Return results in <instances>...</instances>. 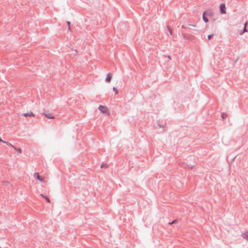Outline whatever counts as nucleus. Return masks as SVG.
Instances as JSON below:
<instances>
[{
    "label": "nucleus",
    "mask_w": 248,
    "mask_h": 248,
    "mask_svg": "<svg viewBox=\"0 0 248 248\" xmlns=\"http://www.w3.org/2000/svg\"><path fill=\"white\" fill-rule=\"evenodd\" d=\"M67 25H68V26L69 27H68V30H70V24H71L70 22L67 21Z\"/></svg>",
    "instance_id": "aec40b11"
},
{
    "label": "nucleus",
    "mask_w": 248,
    "mask_h": 248,
    "mask_svg": "<svg viewBox=\"0 0 248 248\" xmlns=\"http://www.w3.org/2000/svg\"><path fill=\"white\" fill-rule=\"evenodd\" d=\"M113 90L115 92V94H118V90L117 89V88L116 87H113Z\"/></svg>",
    "instance_id": "dca6fc26"
},
{
    "label": "nucleus",
    "mask_w": 248,
    "mask_h": 248,
    "mask_svg": "<svg viewBox=\"0 0 248 248\" xmlns=\"http://www.w3.org/2000/svg\"><path fill=\"white\" fill-rule=\"evenodd\" d=\"M206 12H204L202 14V19L205 23H207L209 21L208 18L206 17Z\"/></svg>",
    "instance_id": "39448f33"
},
{
    "label": "nucleus",
    "mask_w": 248,
    "mask_h": 248,
    "mask_svg": "<svg viewBox=\"0 0 248 248\" xmlns=\"http://www.w3.org/2000/svg\"><path fill=\"white\" fill-rule=\"evenodd\" d=\"M226 8L224 3H221L219 5V11L221 14H226Z\"/></svg>",
    "instance_id": "f03ea898"
},
{
    "label": "nucleus",
    "mask_w": 248,
    "mask_h": 248,
    "mask_svg": "<svg viewBox=\"0 0 248 248\" xmlns=\"http://www.w3.org/2000/svg\"><path fill=\"white\" fill-rule=\"evenodd\" d=\"M34 176L35 178L39 181L43 182L44 181V178L42 176H40L38 173H35Z\"/></svg>",
    "instance_id": "7ed1b4c3"
},
{
    "label": "nucleus",
    "mask_w": 248,
    "mask_h": 248,
    "mask_svg": "<svg viewBox=\"0 0 248 248\" xmlns=\"http://www.w3.org/2000/svg\"><path fill=\"white\" fill-rule=\"evenodd\" d=\"M227 116V114L226 113H222V117L224 119Z\"/></svg>",
    "instance_id": "6ab92c4d"
},
{
    "label": "nucleus",
    "mask_w": 248,
    "mask_h": 248,
    "mask_svg": "<svg viewBox=\"0 0 248 248\" xmlns=\"http://www.w3.org/2000/svg\"><path fill=\"white\" fill-rule=\"evenodd\" d=\"M112 76V75L110 73H109L107 74V76L105 79V80L107 82L109 83L111 81Z\"/></svg>",
    "instance_id": "20e7f679"
},
{
    "label": "nucleus",
    "mask_w": 248,
    "mask_h": 248,
    "mask_svg": "<svg viewBox=\"0 0 248 248\" xmlns=\"http://www.w3.org/2000/svg\"><path fill=\"white\" fill-rule=\"evenodd\" d=\"M182 35H183V37H185V38L187 37V34H186V33H182Z\"/></svg>",
    "instance_id": "b1692460"
},
{
    "label": "nucleus",
    "mask_w": 248,
    "mask_h": 248,
    "mask_svg": "<svg viewBox=\"0 0 248 248\" xmlns=\"http://www.w3.org/2000/svg\"><path fill=\"white\" fill-rule=\"evenodd\" d=\"M120 26H122V27L124 26L125 28H126V25H125V23H121V24H120Z\"/></svg>",
    "instance_id": "412c9836"
},
{
    "label": "nucleus",
    "mask_w": 248,
    "mask_h": 248,
    "mask_svg": "<svg viewBox=\"0 0 248 248\" xmlns=\"http://www.w3.org/2000/svg\"><path fill=\"white\" fill-rule=\"evenodd\" d=\"M177 222H178V220L177 219H174L172 221H171L170 222H169V225H172L173 224H175V223H177Z\"/></svg>",
    "instance_id": "f8f14e48"
},
{
    "label": "nucleus",
    "mask_w": 248,
    "mask_h": 248,
    "mask_svg": "<svg viewBox=\"0 0 248 248\" xmlns=\"http://www.w3.org/2000/svg\"><path fill=\"white\" fill-rule=\"evenodd\" d=\"M43 114L48 119H54L55 117L51 113H43Z\"/></svg>",
    "instance_id": "6e6552de"
},
{
    "label": "nucleus",
    "mask_w": 248,
    "mask_h": 248,
    "mask_svg": "<svg viewBox=\"0 0 248 248\" xmlns=\"http://www.w3.org/2000/svg\"><path fill=\"white\" fill-rule=\"evenodd\" d=\"M206 16H212L213 14H212V12L207 11H206Z\"/></svg>",
    "instance_id": "9d476101"
},
{
    "label": "nucleus",
    "mask_w": 248,
    "mask_h": 248,
    "mask_svg": "<svg viewBox=\"0 0 248 248\" xmlns=\"http://www.w3.org/2000/svg\"><path fill=\"white\" fill-rule=\"evenodd\" d=\"M41 195L46 199L47 202H50L49 198L47 196H44L43 194H41Z\"/></svg>",
    "instance_id": "ddd939ff"
},
{
    "label": "nucleus",
    "mask_w": 248,
    "mask_h": 248,
    "mask_svg": "<svg viewBox=\"0 0 248 248\" xmlns=\"http://www.w3.org/2000/svg\"><path fill=\"white\" fill-rule=\"evenodd\" d=\"M244 237H246L247 240H248V231H246L244 233Z\"/></svg>",
    "instance_id": "4468645a"
},
{
    "label": "nucleus",
    "mask_w": 248,
    "mask_h": 248,
    "mask_svg": "<svg viewBox=\"0 0 248 248\" xmlns=\"http://www.w3.org/2000/svg\"><path fill=\"white\" fill-rule=\"evenodd\" d=\"M14 149H15V150H16L17 152H18V153H22V149L21 148H16L15 147Z\"/></svg>",
    "instance_id": "9b49d317"
},
{
    "label": "nucleus",
    "mask_w": 248,
    "mask_h": 248,
    "mask_svg": "<svg viewBox=\"0 0 248 248\" xmlns=\"http://www.w3.org/2000/svg\"><path fill=\"white\" fill-rule=\"evenodd\" d=\"M189 32H192V29H191L190 28H187V29H186Z\"/></svg>",
    "instance_id": "393cba45"
},
{
    "label": "nucleus",
    "mask_w": 248,
    "mask_h": 248,
    "mask_svg": "<svg viewBox=\"0 0 248 248\" xmlns=\"http://www.w3.org/2000/svg\"><path fill=\"white\" fill-rule=\"evenodd\" d=\"M23 116L27 117H31V116H34L35 115L32 111H30L29 112L25 113L23 114Z\"/></svg>",
    "instance_id": "423d86ee"
},
{
    "label": "nucleus",
    "mask_w": 248,
    "mask_h": 248,
    "mask_svg": "<svg viewBox=\"0 0 248 248\" xmlns=\"http://www.w3.org/2000/svg\"><path fill=\"white\" fill-rule=\"evenodd\" d=\"M99 110L102 113L105 114H108L109 113V110L108 108L102 105H99L98 107Z\"/></svg>",
    "instance_id": "f257e3e1"
},
{
    "label": "nucleus",
    "mask_w": 248,
    "mask_h": 248,
    "mask_svg": "<svg viewBox=\"0 0 248 248\" xmlns=\"http://www.w3.org/2000/svg\"><path fill=\"white\" fill-rule=\"evenodd\" d=\"M214 33H211V34H210L208 35V36H207V39H208V40H210V39H211V37H212L213 36H214Z\"/></svg>",
    "instance_id": "a211bd4d"
},
{
    "label": "nucleus",
    "mask_w": 248,
    "mask_h": 248,
    "mask_svg": "<svg viewBox=\"0 0 248 248\" xmlns=\"http://www.w3.org/2000/svg\"><path fill=\"white\" fill-rule=\"evenodd\" d=\"M0 142L4 143V142H6L7 141L3 140L0 137Z\"/></svg>",
    "instance_id": "5701e85b"
},
{
    "label": "nucleus",
    "mask_w": 248,
    "mask_h": 248,
    "mask_svg": "<svg viewBox=\"0 0 248 248\" xmlns=\"http://www.w3.org/2000/svg\"><path fill=\"white\" fill-rule=\"evenodd\" d=\"M182 28L187 29V27L184 25L182 26Z\"/></svg>",
    "instance_id": "a878e982"
},
{
    "label": "nucleus",
    "mask_w": 248,
    "mask_h": 248,
    "mask_svg": "<svg viewBox=\"0 0 248 248\" xmlns=\"http://www.w3.org/2000/svg\"><path fill=\"white\" fill-rule=\"evenodd\" d=\"M168 58L170 59V56H168Z\"/></svg>",
    "instance_id": "cd10ccee"
},
{
    "label": "nucleus",
    "mask_w": 248,
    "mask_h": 248,
    "mask_svg": "<svg viewBox=\"0 0 248 248\" xmlns=\"http://www.w3.org/2000/svg\"><path fill=\"white\" fill-rule=\"evenodd\" d=\"M104 166H108V165L107 164H102L101 166V168H102Z\"/></svg>",
    "instance_id": "bb28decb"
},
{
    "label": "nucleus",
    "mask_w": 248,
    "mask_h": 248,
    "mask_svg": "<svg viewBox=\"0 0 248 248\" xmlns=\"http://www.w3.org/2000/svg\"><path fill=\"white\" fill-rule=\"evenodd\" d=\"M247 24V22H246L244 24V28L243 29V30L239 32V34L240 35H242L245 32H248V31L246 29Z\"/></svg>",
    "instance_id": "0eeeda50"
},
{
    "label": "nucleus",
    "mask_w": 248,
    "mask_h": 248,
    "mask_svg": "<svg viewBox=\"0 0 248 248\" xmlns=\"http://www.w3.org/2000/svg\"><path fill=\"white\" fill-rule=\"evenodd\" d=\"M4 144H6L7 145L9 146H11L12 147H13L14 148L15 146H13L11 143L9 142H4Z\"/></svg>",
    "instance_id": "f3484780"
},
{
    "label": "nucleus",
    "mask_w": 248,
    "mask_h": 248,
    "mask_svg": "<svg viewBox=\"0 0 248 248\" xmlns=\"http://www.w3.org/2000/svg\"><path fill=\"white\" fill-rule=\"evenodd\" d=\"M167 29H168L169 31L170 34L171 35H172V30L171 29L170 27H169V26H168L167 27Z\"/></svg>",
    "instance_id": "2eb2a0df"
},
{
    "label": "nucleus",
    "mask_w": 248,
    "mask_h": 248,
    "mask_svg": "<svg viewBox=\"0 0 248 248\" xmlns=\"http://www.w3.org/2000/svg\"><path fill=\"white\" fill-rule=\"evenodd\" d=\"M188 26H192V27H196L197 26V25L196 24H188Z\"/></svg>",
    "instance_id": "4be33fe9"
},
{
    "label": "nucleus",
    "mask_w": 248,
    "mask_h": 248,
    "mask_svg": "<svg viewBox=\"0 0 248 248\" xmlns=\"http://www.w3.org/2000/svg\"><path fill=\"white\" fill-rule=\"evenodd\" d=\"M157 124L160 128H163L164 126V124H161L159 120L157 121Z\"/></svg>",
    "instance_id": "1a4fd4ad"
}]
</instances>
